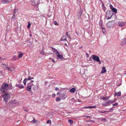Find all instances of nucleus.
Wrapping results in <instances>:
<instances>
[{
  "label": "nucleus",
  "mask_w": 126,
  "mask_h": 126,
  "mask_svg": "<svg viewBox=\"0 0 126 126\" xmlns=\"http://www.w3.org/2000/svg\"><path fill=\"white\" fill-rule=\"evenodd\" d=\"M60 53L57 50H56V54L58 55L60 54Z\"/></svg>",
  "instance_id": "41"
},
{
  "label": "nucleus",
  "mask_w": 126,
  "mask_h": 126,
  "mask_svg": "<svg viewBox=\"0 0 126 126\" xmlns=\"http://www.w3.org/2000/svg\"><path fill=\"white\" fill-rule=\"evenodd\" d=\"M31 24L29 22H28V25L27 26V28L28 29L31 26Z\"/></svg>",
  "instance_id": "34"
},
{
  "label": "nucleus",
  "mask_w": 126,
  "mask_h": 126,
  "mask_svg": "<svg viewBox=\"0 0 126 126\" xmlns=\"http://www.w3.org/2000/svg\"><path fill=\"white\" fill-rule=\"evenodd\" d=\"M12 1V0H4L2 1V3H8Z\"/></svg>",
  "instance_id": "11"
},
{
  "label": "nucleus",
  "mask_w": 126,
  "mask_h": 126,
  "mask_svg": "<svg viewBox=\"0 0 126 126\" xmlns=\"http://www.w3.org/2000/svg\"><path fill=\"white\" fill-rule=\"evenodd\" d=\"M96 108V107L95 106H90L88 107H86L83 108L86 109H92V108Z\"/></svg>",
  "instance_id": "16"
},
{
  "label": "nucleus",
  "mask_w": 126,
  "mask_h": 126,
  "mask_svg": "<svg viewBox=\"0 0 126 126\" xmlns=\"http://www.w3.org/2000/svg\"><path fill=\"white\" fill-rule=\"evenodd\" d=\"M39 0H32V4L33 6H36L39 5Z\"/></svg>",
  "instance_id": "5"
},
{
  "label": "nucleus",
  "mask_w": 126,
  "mask_h": 126,
  "mask_svg": "<svg viewBox=\"0 0 126 126\" xmlns=\"http://www.w3.org/2000/svg\"><path fill=\"white\" fill-rule=\"evenodd\" d=\"M30 78H31V79H34V78L33 77H30Z\"/></svg>",
  "instance_id": "49"
},
{
  "label": "nucleus",
  "mask_w": 126,
  "mask_h": 126,
  "mask_svg": "<svg viewBox=\"0 0 126 126\" xmlns=\"http://www.w3.org/2000/svg\"><path fill=\"white\" fill-rule=\"evenodd\" d=\"M60 40L61 41H67L66 38V36L64 35H63L62 36Z\"/></svg>",
  "instance_id": "12"
},
{
  "label": "nucleus",
  "mask_w": 126,
  "mask_h": 126,
  "mask_svg": "<svg viewBox=\"0 0 126 126\" xmlns=\"http://www.w3.org/2000/svg\"><path fill=\"white\" fill-rule=\"evenodd\" d=\"M119 25L120 26H125V23L124 22H119L118 23Z\"/></svg>",
  "instance_id": "13"
},
{
  "label": "nucleus",
  "mask_w": 126,
  "mask_h": 126,
  "mask_svg": "<svg viewBox=\"0 0 126 126\" xmlns=\"http://www.w3.org/2000/svg\"><path fill=\"white\" fill-rule=\"evenodd\" d=\"M114 23V21H110L107 23V25L108 27L110 28L113 27Z\"/></svg>",
  "instance_id": "6"
},
{
  "label": "nucleus",
  "mask_w": 126,
  "mask_h": 126,
  "mask_svg": "<svg viewBox=\"0 0 126 126\" xmlns=\"http://www.w3.org/2000/svg\"><path fill=\"white\" fill-rule=\"evenodd\" d=\"M17 11V9H15L13 11L14 14H13V15L14 16H15L16 13V12Z\"/></svg>",
  "instance_id": "28"
},
{
  "label": "nucleus",
  "mask_w": 126,
  "mask_h": 126,
  "mask_svg": "<svg viewBox=\"0 0 126 126\" xmlns=\"http://www.w3.org/2000/svg\"><path fill=\"white\" fill-rule=\"evenodd\" d=\"M25 79L26 80H31L30 77L29 76L28 78H25Z\"/></svg>",
  "instance_id": "37"
},
{
  "label": "nucleus",
  "mask_w": 126,
  "mask_h": 126,
  "mask_svg": "<svg viewBox=\"0 0 126 126\" xmlns=\"http://www.w3.org/2000/svg\"><path fill=\"white\" fill-rule=\"evenodd\" d=\"M118 105V103H116L114 104H113L112 105L113 106H115L116 105Z\"/></svg>",
  "instance_id": "44"
},
{
  "label": "nucleus",
  "mask_w": 126,
  "mask_h": 126,
  "mask_svg": "<svg viewBox=\"0 0 126 126\" xmlns=\"http://www.w3.org/2000/svg\"><path fill=\"white\" fill-rule=\"evenodd\" d=\"M51 60L53 62H54V63L55 62V60L54 59H52V60Z\"/></svg>",
  "instance_id": "47"
},
{
  "label": "nucleus",
  "mask_w": 126,
  "mask_h": 126,
  "mask_svg": "<svg viewBox=\"0 0 126 126\" xmlns=\"http://www.w3.org/2000/svg\"><path fill=\"white\" fill-rule=\"evenodd\" d=\"M126 44V38H125L122 40L120 45L121 46H123Z\"/></svg>",
  "instance_id": "10"
},
{
  "label": "nucleus",
  "mask_w": 126,
  "mask_h": 126,
  "mask_svg": "<svg viewBox=\"0 0 126 126\" xmlns=\"http://www.w3.org/2000/svg\"><path fill=\"white\" fill-rule=\"evenodd\" d=\"M56 25H58V24H57V22L56 21Z\"/></svg>",
  "instance_id": "53"
},
{
  "label": "nucleus",
  "mask_w": 126,
  "mask_h": 126,
  "mask_svg": "<svg viewBox=\"0 0 126 126\" xmlns=\"http://www.w3.org/2000/svg\"><path fill=\"white\" fill-rule=\"evenodd\" d=\"M101 2H102V1H101Z\"/></svg>",
  "instance_id": "60"
},
{
  "label": "nucleus",
  "mask_w": 126,
  "mask_h": 126,
  "mask_svg": "<svg viewBox=\"0 0 126 126\" xmlns=\"http://www.w3.org/2000/svg\"><path fill=\"white\" fill-rule=\"evenodd\" d=\"M10 104H18V102L16 100H12L9 102Z\"/></svg>",
  "instance_id": "8"
},
{
  "label": "nucleus",
  "mask_w": 126,
  "mask_h": 126,
  "mask_svg": "<svg viewBox=\"0 0 126 126\" xmlns=\"http://www.w3.org/2000/svg\"><path fill=\"white\" fill-rule=\"evenodd\" d=\"M101 27L102 30V32L104 33L105 31V29L104 28H102V25H101Z\"/></svg>",
  "instance_id": "25"
},
{
  "label": "nucleus",
  "mask_w": 126,
  "mask_h": 126,
  "mask_svg": "<svg viewBox=\"0 0 126 126\" xmlns=\"http://www.w3.org/2000/svg\"><path fill=\"white\" fill-rule=\"evenodd\" d=\"M87 116H87L85 115V116H83V117H87Z\"/></svg>",
  "instance_id": "51"
},
{
  "label": "nucleus",
  "mask_w": 126,
  "mask_h": 126,
  "mask_svg": "<svg viewBox=\"0 0 126 126\" xmlns=\"http://www.w3.org/2000/svg\"><path fill=\"white\" fill-rule=\"evenodd\" d=\"M61 90H59L58 91V92L57 93V94L58 95H60L61 94Z\"/></svg>",
  "instance_id": "36"
},
{
  "label": "nucleus",
  "mask_w": 126,
  "mask_h": 126,
  "mask_svg": "<svg viewBox=\"0 0 126 126\" xmlns=\"http://www.w3.org/2000/svg\"><path fill=\"white\" fill-rule=\"evenodd\" d=\"M0 59H1V60H2V58H1V57H0Z\"/></svg>",
  "instance_id": "57"
},
{
  "label": "nucleus",
  "mask_w": 126,
  "mask_h": 126,
  "mask_svg": "<svg viewBox=\"0 0 126 126\" xmlns=\"http://www.w3.org/2000/svg\"><path fill=\"white\" fill-rule=\"evenodd\" d=\"M33 120L32 121V122L33 123H35L36 121H38L37 120H35L34 118H33Z\"/></svg>",
  "instance_id": "35"
},
{
  "label": "nucleus",
  "mask_w": 126,
  "mask_h": 126,
  "mask_svg": "<svg viewBox=\"0 0 126 126\" xmlns=\"http://www.w3.org/2000/svg\"><path fill=\"white\" fill-rule=\"evenodd\" d=\"M102 7L103 11H105L106 10V8L104 4H102Z\"/></svg>",
  "instance_id": "23"
},
{
  "label": "nucleus",
  "mask_w": 126,
  "mask_h": 126,
  "mask_svg": "<svg viewBox=\"0 0 126 126\" xmlns=\"http://www.w3.org/2000/svg\"><path fill=\"white\" fill-rule=\"evenodd\" d=\"M79 13L80 16H80H81L82 14V11H81L80 12H79Z\"/></svg>",
  "instance_id": "42"
},
{
  "label": "nucleus",
  "mask_w": 126,
  "mask_h": 126,
  "mask_svg": "<svg viewBox=\"0 0 126 126\" xmlns=\"http://www.w3.org/2000/svg\"><path fill=\"white\" fill-rule=\"evenodd\" d=\"M34 81L33 80H32L31 81L29 82L27 84V85H30L31 84H32L33 83H32V82H34Z\"/></svg>",
  "instance_id": "26"
},
{
  "label": "nucleus",
  "mask_w": 126,
  "mask_h": 126,
  "mask_svg": "<svg viewBox=\"0 0 126 126\" xmlns=\"http://www.w3.org/2000/svg\"><path fill=\"white\" fill-rule=\"evenodd\" d=\"M92 58V59L96 61V62L98 63L99 64H101V61L99 59V57L97 56H96L94 54L90 58V60L92 61V60H91V58Z\"/></svg>",
  "instance_id": "2"
},
{
  "label": "nucleus",
  "mask_w": 126,
  "mask_h": 126,
  "mask_svg": "<svg viewBox=\"0 0 126 126\" xmlns=\"http://www.w3.org/2000/svg\"><path fill=\"white\" fill-rule=\"evenodd\" d=\"M76 91V89L74 88H72L70 91L71 93H74Z\"/></svg>",
  "instance_id": "22"
},
{
  "label": "nucleus",
  "mask_w": 126,
  "mask_h": 126,
  "mask_svg": "<svg viewBox=\"0 0 126 126\" xmlns=\"http://www.w3.org/2000/svg\"><path fill=\"white\" fill-rule=\"evenodd\" d=\"M6 60V59H5V58H4V59H2V60Z\"/></svg>",
  "instance_id": "54"
},
{
  "label": "nucleus",
  "mask_w": 126,
  "mask_h": 126,
  "mask_svg": "<svg viewBox=\"0 0 126 126\" xmlns=\"http://www.w3.org/2000/svg\"><path fill=\"white\" fill-rule=\"evenodd\" d=\"M9 86V85L6 83H3L1 86L0 88L1 91L3 93H4L8 90V87Z\"/></svg>",
  "instance_id": "1"
},
{
  "label": "nucleus",
  "mask_w": 126,
  "mask_h": 126,
  "mask_svg": "<svg viewBox=\"0 0 126 126\" xmlns=\"http://www.w3.org/2000/svg\"><path fill=\"white\" fill-rule=\"evenodd\" d=\"M86 56L87 58H88L89 57V55L88 53H86Z\"/></svg>",
  "instance_id": "45"
},
{
  "label": "nucleus",
  "mask_w": 126,
  "mask_h": 126,
  "mask_svg": "<svg viewBox=\"0 0 126 126\" xmlns=\"http://www.w3.org/2000/svg\"><path fill=\"white\" fill-rule=\"evenodd\" d=\"M4 93V94L3 95L2 97H4L3 100L6 103L8 102V99L9 98V96L8 93L7 92H5Z\"/></svg>",
  "instance_id": "4"
},
{
  "label": "nucleus",
  "mask_w": 126,
  "mask_h": 126,
  "mask_svg": "<svg viewBox=\"0 0 126 126\" xmlns=\"http://www.w3.org/2000/svg\"><path fill=\"white\" fill-rule=\"evenodd\" d=\"M54 95H55V94L54 93L53 94L52 97H54Z\"/></svg>",
  "instance_id": "48"
},
{
  "label": "nucleus",
  "mask_w": 126,
  "mask_h": 126,
  "mask_svg": "<svg viewBox=\"0 0 126 126\" xmlns=\"http://www.w3.org/2000/svg\"><path fill=\"white\" fill-rule=\"evenodd\" d=\"M111 110H110V111H104V110H102L101 111H100V110L98 111V112L99 113H108Z\"/></svg>",
  "instance_id": "17"
},
{
  "label": "nucleus",
  "mask_w": 126,
  "mask_h": 126,
  "mask_svg": "<svg viewBox=\"0 0 126 126\" xmlns=\"http://www.w3.org/2000/svg\"><path fill=\"white\" fill-rule=\"evenodd\" d=\"M110 8L112 10V8H113V6H112V5H111V4H110Z\"/></svg>",
  "instance_id": "40"
},
{
  "label": "nucleus",
  "mask_w": 126,
  "mask_h": 126,
  "mask_svg": "<svg viewBox=\"0 0 126 126\" xmlns=\"http://www.w3.org/2000/svg\"><path fill=\"white\" fill-rule=\"evenodd\" d=\"M115 95L116 96H120L121 95V92L120 91L117 92H115Z\"/></svg>",
  "instance_id": "15"
},
{
  "label": "nucleus",
  "mask_w": 126,
  "mask_h": 126,
  "mask_svg": "<svg viewBox=\"0 0 126 126\" xmlns=\"http://www.w3.org/2000/svg\"><path fill=\"white\" fill-rule=\"evenodd\" d=\"M61 98H60L57 97L56 99V100L57 101H60Z\"/></svg>",
  "instance_id": "33"
},
{
  "label": "nucleus",
  "mask_w": 126,
  "mask_h": 126,
  "mask_svg": "<svg viewBox=\"0 0 126 126\" xmlns=\"http://www.w3.org/2000/svg\"><path fill=\"white\" fill-rule=\"evenodd\" d=\"M23 56V54L22 53H20L18 55V57L19 58H21Z\"/></svg>",
  "instance_id": "32"
},
{
  "label": "nucleus",
  "mask_w": 126,
  "mask_h": 126,
  "mask_svg": "<svg viewBox=\"0 0 126 126\" xmlns=\"http://www.w3.org/2000/svg\"><path fill=\"white\" fill-rule=\"evenodd\" d=\"M53 23H54V25H55V21H54V22H53Z\"/></svg>",
  "instance_id": "56"
},
{
  "label": "nucleus",
  "mask_w": 126,
  "mask_h": 126,
  "mask_svg": "<svg viewBox=\"0 0 126 126\" xmlns=\"http://www.w3.org/2000/svg\"><path fill=\"white\" fill-rule=\"evenodd\" d=\"M102 105L103 106H107L109 105V104H108L107 103V102H106V103L104 104H102Z\"/></svg>",
  "instance_id": "31"
},
{
  "label": "nucleus",
  "mask_w": 126,
  "mask_h": 126,
  "mask_svg": "<svg viewBox=\"0 0 126 126\" xmlns=\"http://www.w3.org/2000/svg\"><path fill=\"white\" fill-rule=\"evenodd\" d=\"M47 124H51V121L50 120H48L47 122Z\"/></svg>",
  "instance_id": "39"
},
{
  "label": "nucleus",
  "mask_w": 126,
  "mask_h": 126,
  "mask_svg": "<svg viewBox=\"0 0 126 126\" xmlns=\"http://www.w3.org/2000/svg\"><path fill=\"white\" fill-rule=\"evenodd\" d=\"M112 11H113L115 13H116L117 12V10L116 9H115V8H112Z\"/></svg>",
  "instance_id": "24"
},
{
  "label": "nucleus",
  "mask_w": 126,
  "mask_h": 126,
  "mask_svg": "<svg viewBox=\"0 0 126 126\" xmlns=\"http://www.w3.org/2000/svg\"><path fill=\"white\" fill-rule=\"evenodd\" d=\"M5 69L7 70H8L10 71H11V69L10 67H6L5 68Z\"/></svg>",
  "instance_id": "27"
},
{
  "label": "nucleus",
  "mask_w": 126,
  "mask_h": 126,
  "mask_svg": "<svg viewBox=\"0 0 126 126\" xmlns=\"http://www.w3.org/2000/svg\"><path fill=\"white\" fill-rule=\"evenodd\" d=\"M59 89L58 88H56V91H57L59 90Z\"/></svg>",
  "instance_id": "46"
},
{
  "label": "nucleus",
  "mask_w": 126,
  "mask_h": 126,
  "mask_svg": "<svg viewBox=\"0 0 126 126\" xmlns=\"http://www.w3.org/2000/svg\"><path fill=\"white\" fill-rule=\"evenodd\" d=\"M57 57L59 58L60 59H64L63 56L62 55L60 54H59L57 55Z\"/></svg>",
  "instance_id": "20"
},
{
  "label": "nucleus",
  "mask_w": 126,
  "mask_h": 126,
  "mask_svg": "<svg viewBox=\"0 0 126 126\" xmlns=\"http://www.w3.org/2000/svg\"><path fill=\"white\" fill-rule=\"evenodd\" d=\"M16 86L18 87L20 89L23 88L24 87V86L22 84H16Z\"/></svg>",
  "instance_id": "9"
},
{
  "label": "nucleus",
  "mask_w": 126,
  "mask_h": 126,
  "mask_svg": "<svg viewBox=\"0 0 126 126\" xmlns=\"http://www.w3.org/2000/svg\"><path fill=\"white\" fill-rule=\"evenodd\" d=\"M49 48L50 49H51L52 50H53V52H54V53H55V49L53 47H49Z\"/></svg>",
  "instance_id": "29"
},
{
  "label": "nucleus",
  "mask_w": 126,
  "mask_h": 126,
  "mask_svg": "<svg viewBox=\"0 0 126 126\" xmlns=\"http://www.w3.org/2000/svg\"><path fill=\"white\" fill-rule=\"evenodd\" d=\"M66 35H67V36L68 37H69L70 38H71L70 37V36L69 35H68V32H66Z\"/></svg>",
  "instance_id": "43"
},
{
  "label": "nucleus",
  "mask_w": 126,
  "mask_h": 126,
  "mask_svg": "<svg viewBox=\"0 0 126 126\" xmlns=\"http://www.w3.org/2000/svg\"><path fill=\"white\" fill-rule=\"evenodd\" d=\"M115 98L114 100H109L108 101L106 102L108 104H111L112 103H113L115 101Z\"/></svg>",
  "instance_id": "14"
},
{
  "label": "nucleus",
  "mask_w": 126,
  "mask_h": 126,
  "mask_svg": "<svg viewBox=\"0 0 126 126\" xmlns=\"http://www.w3.org/2000/svg\"><path fill=\"white\" fill-rule=\"evenodd\" d=\"M87 117L89 118L90 117V116H88Z\"/></svg>",
  "instance_id": "55"
},
{
  "label": "nucleus",
  "mask_w": 126,
  "mask_h": 126,
  "mask_svg": "<svg viewBox=\"0 0 126 126\" xmlns=\"http://www.w3.org/2000/svg\"><path fill=\"white\" fill-rule=\"evenodd\" d=\"M3 65H4L5 66H6V65H4V64H3Z\"/></svg>",
  "instance_id": "58"
},
{
  "label": "nucleus",
  "mask_w": 126,
  "mask_h": 126,
  "mask_svg": "<svg viewBox=\"0 0 126 126\" xmlns=\"http://www.w3.org/2000/svg\"><path fill=\"white\" fill-rule=\"evenodd\" d=\"M26 81H27L26 80H25V79L23 81V83H24V85H25L26 84Z\"/></svg>",
  "instance_id": "38"
},
{
  "label": "nucleus",
  "mask_w": 126,
  "mask_h": 126,
  "mask_svg": "<svg viewBox=\"0 0 126 126\" xmlns=\"http://www.w3.org/2000/svg\"><path fill=\"white\" fill-rule=\"evenodd\" d=\"M33 85V84H31L30 85H28L26 88L27 90L28 91H31V88Z\"/></svg>",
  "instance_id": "7"
},
{
  "label": "nucleus",
  "mask_w": 126,
  "mask_h": 126,
  "mask_svg": "<svg viewBox=\"0 0 126 126\" xmlns=\"http://www.w3.org/2000/svg\"><path fill=\"white\" fill-rule=\"evenodd\" d=\"M29 36L30 37H32V35L31 34H30L29 35Z\"/></svg>",
  "instance_id": "50"
},
{
  "label": "nucleus",
  "mask_w": 126,
  "mask_h": 126,
  "mask_svg": "<svg viewBox=\"0 0 126 126\" xmlns=\"http://www.w3.org/2000/svg\"><path fill=\"white\" fill-rule=\"evenodd\" d=\"M65 45H67L66 44V43L65 44Z\"/></svg>",
  "instance_id": "59"
},
{
  "label": "nucleus",
  "mask_w": 126,
  "mask_h": 126,
  "mask_svg": "<svg viewBox=\"0 0 126 126\" xmlns=\"http://www.w3.org/2000/svg\"><path fill=\"white\" fill-rule=\"evenodd\" d=\"M106 70L105 69V67H103L102 68L101 73H105L106 72Z\"/></svg>",
  "instance_id": "18"
},
{
  "label": "nucleus",
  "mask_w": 126,
  "mask_h": 126,
  "mask_svg": "<svg viewBox=\"0 0 126 126\" xmlns=\"http://www.w3.org/2000/svg\"><path fill=\"white\" fill-rule=\"evenodd\" d=\"M68 121L69 123H70V125H71L73 123V121L70 120V119H69L68 120Z\"/></svg>",
  "instance_id": "30"
},
{
  "label": "nucleus",
  "mask_w": 126,
  "mask_h": 126,
  "mask_svg": "<svg viewBox=\"0 0 126 126\" xmlns=\"http://www.w3.org/2000/svg\"><path fill=\"white\" fill-rule=\"evenodd\" d=\"M67 97V96L64 94H62L61 97L63 99H64Z\"/></svg>",
  "instance_id": "19"
},
{
  "label": "nucleus",
  "mask_w": 126,
  "mask_h": 126,
  "mask_svg": "<svg viewBox=\"0 0 126 126\" xmlns=\"http://www.w3.org/2000/svg\"><path fill=\"white\" fill-rule=\"evenodd\" d=\"M110 97L109 96H106L105 97H103L102 98V99L104 101H106L109 100Z\"/></svg>",
  "instance_id": "21"
},
{
  "label": "nucleus",
  "mask_w": 126,
  "mask_h": 126,
  "mask_svg": "<svg viewBox=\"0 0 126 126\" xmlns=\"http://www.w3.org/2000/svg\"><path fill=\"white\" fill-rule=\"evenodd\" d=\"M52 59L51 58H49V60H52Z\"/></svg>",
  "instance_id": "52"
},
{
  "label": "nucleus",
  "mask_w": 126,
  "mask_h": 126,
  "mask_svg": "<svg viewBox=\"0 0 126 126\" xmlns=\"http://www.w3.org/2000/svg\"><path fill=\"white\" fill-rule=\"evenodd\" d=\"M112 11L108 10L107 11L106 15V18L107 19H110L112 15Z\"/></svg>",
  "instance_id": "3"
}]
</instances>
